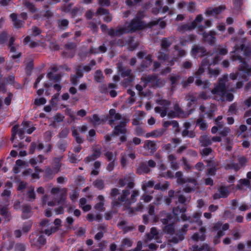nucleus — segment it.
<instances>
[{
    "label": "nucleus",
    "mask_w": 251,
    "mask_h": 251,
    "mask_svg": "<svg viewBox=\"0 0 251 251\" xmlns=\"http://www.w3.org/2000/svg\"><path fill=\"white\" fill-rule=\"evenodd\" d=\"M146 28H147V24L145 21H140L138 17H134L126 27L118 28L117 31L120 34L133 33Z\"/></svg>",
    "instance_id": "obj_1"
},
{
    "label": "nucleus",
    "mask_w": 251,
    "mask_h": 251,
    "mask_svg": "<svg viewBox=\"0 0 251 251\" xmlns=\"http://www.w3.org/2000/svg\"><path fill=\"white\" fill-rule=\"evenodd\" d=\"M228 80L227 75H225L223 77L220 78L218 84L211 91L214 95H218L221 98L223 97L226 92V82Z\"/></svg>",
    "instance_id": "obj_2"
},
{
    "label": "nucleus",
    "mask_w": 251,
    "mask_h": 251,
    "mask_svg": "<svg viewBox=\"0 0 251 251\" xmlns=\"http://www.w3.org/2000/svg\"><path fill=\"white\" fill-rule=\"evenodd\" d=\"M29 238L32 247L40 249L46 244V239L43 235L38 236L36 233H32Z\"/></svg>",
    "instance_id": "obj_3"
},
{
    "label": "nucleus",
    "mask_w": 251,
    "mask_h": 251,
    "mask_svg": "<svg viewBox=\"0 0 251 251\" xmlns=\"http://www.w3.org/2000/svg\"><path fill=\"white\" fill-rule=\"evenodd\" d=\"M141 80L144 82V87H146L149 84H151L153 87L160 86V79L156 75H149L141 78Z\"/></svg>",
    "instance_id": "obj_4"
},
{
    "label": "nucleus",
    "mask_w": 251,
    "mask_h": 251,
    "mask_svg": "<svg viewBox=\"0 0 251 251\" xmlns=\"http://www.w3.org/2000/svg\"><path fill=\"white\" fill-rule=\"evenodd\" d=\"M191 54L194 57H196L198 55H199V56L203 57L206 54V50L204 47L194 45L191 50Z\"/></svg>",
    "instance_id": "obj_5"
},
{
    "label": "nucleus",
    "mask_w": 251,
    "mask_h": 251,
    "mask_svg": "<svg viewBox=\"0 0 251 251\" xmlns=\"http://www.w3.org/2000/svg\"><path fill=\"white\" fill-rule=\"evenodd\" d=\"M216 32L213 30L210 31L208 33L203 32L202 36L204 41L206 42L210 46H214L216 40Z\"/></svg>",
    "instance_id": "obj_6"
},
{
    "label": "nucleus",
    "mask_w": 251,
    "mask_h": 251,
    "mask_svg": "<svg viewBox=\"0 0 251 251\" xmlns=\"http://www.w3.org/2000/svg\"><path fill=\"white\" fill-rule=\"evenodd\" d=\"M238 59L240 60L241 64L239 66V70L244 73L246 74L249 76L251 75V68L249 67V65L246 62L244 58H242L241 56H237Z\"/></svg>",
    "instance_id": "obj_7"
},
{
    "label": "nucleus",
    "mask_w": 251,
    "mask_h": 251,
    "mask_svg": "<svg viewBox=\"0 0 251 251\" xmlns=\"http://www.w3.org/2000/svg\"><path fill=\"white\" fill-rule=\"evenodd\" d=\"M127 222L125 220H122L119 222L117 224V226L122 230L123 233L126 234L129 231H133L135 229L136 227L134 224H132L130 226H126Z\"/></svg>",
    "instance_id": "obj_8"
},
{
    "label": "nucleus",
    "mask_w": 251,
    "mask_h": 251,
    "mask_svg": "<svg viewBox=\"0 0 251 251\" xmlns=\"http://www.w3.org/2000/svg\"><path fill=\"white\" fill-rule=\"evenodd\" d=\"M17 17L18 15L16 13H13L10 15V18L13 22L14 27L16 28H20L23 26L25 22L18 19Z\"/></svg>",
    "instance_id": "obj_9"
},
{
    "label": "nucleus",
    "mask_w": 251,
    "mask_h": 251,
    "mask_svg": "<svg viewBox=\"0 0 251 251\" xmlns=\"http://www.w3.org/2000/svg\"><path fill=\"white\" fill-rule=\"evenodd\" d=\"M32 207L28 204L23 205L22 207V214L21 218L23 220H25L31 217Z\"/></svg>",
    "instance_id": "obj_10"
},
{
    "label": "nucleus",
    "mask_w": 251,
    "mask_h": 251,
    "mask_svg": "<svg viewBox=\"0 0 251 251\" xmlns=\"http://www.w3.org/2000/svg\"><path fill=\"white\" fill-rule=\"evenodd\" d=\"M150 172V169L144 162H141L136 169V173L138 175L148 174Z\"/></svg>",
    "instance_id": "obj_11"
},
{
    "label": "nucleus",
    "mask_w": 251,
    "mask_h": 251,
    "mask_svg": "<svg viewBox=\"0 0 251 251\" xmlns=\"http://www.w3.org/2000/svg\"><path fill=\"white\" fill-rule=\"evenodd\" d=\"M225 9V6L224 5H220L218 7L213 8H209L206 10V14L208 16H211L214 14L218 15Z\"/></svg>",
    "instance_id": "obj_12"
},
{
    "label": "nucleus",
    "mask_w": 251,
    "mask_h": 251,
    "mask_svg": "<svg viewBox=\"0 0 251 251\" xmlns=\"http://www.w3.org/2000/svg\"><path fill=\"white\" fill-rule=\"evenodd\" d=\"M69 21L67 19H59L57 21V26L60 30H65L69 27Z\"/></svg>",
    "instance_id": "obj_13"
},
{
    "label": "nucleus",
    "mask_w": 251,
    "mask_h": 251,
    "mask_svg": "<svg viewBox=\"0 0 251 251\" xmlns=\"http://www.w3.org/2000/svg\"><path fill=\"white\" fill-rule=\"evenodd\" d=\"M0 215L4 218L6 221L8 222L10 221L11 213L6 206L0 208Z\"/></svg>",
    "instance_id": "obj_14"
},
{
    "label": "nucleus",
    "mask_w": 251,
    "mask_h": 251,
    "mask_svg": "<svg viewBox=\"0 0 251 251\" xmlns=\"http://www.w3.org/2000/svg\"><path fill=\"white\" fill-rule=\"evenodd\" d=\"M62 157H54L53 160V169L54 170L55 173H58L60 171L61 167V160Z\"/></svg>",
    "instance_id": "obj_15"
},
{
    "label": "nucleus",
    "mask_w": 251,
    "mask_h": 251,
    "mask_svg": "<svg viewBox=\"0 0 251 251\" xmlns=\"http://www.w3.org/2000/svg\"><path fill=\"white\" fill-rule=\"evenodd\" d=\"M184 238V233H181L178 230L174 236L171 239L170 241L174 244L178 243V242L182 241Z\"/></svg>",
    "instance_id": "obj_16"
},
{
    "label": "nucleus",
    "mask_w": 251,
    "mask_h": 251,
    "mask_svg": "<svg viewBox=\"0 0 251 251\" xmlns=\"http://www.w3.org/2000/svg\"><path fill=\"white\" fill-rule=\"evenodd\" d=\"M201 216V213L196 212L194 213L193 217H191L190 223H196L198 226H200L202 224V222L200 218Z\"/></svg>",
    "instance_id": "obj_17"
},
{
    "label": "nucleus",
    "mask_w": 251,
    "mask_h": 251,
    "mask_svg": "<svg viewBox=\"0 0 251 251\" xmlns=\"http://www.w3.org/2000/svg\"><path fill=\"white\" fill-rule=\"evenodd\" d=\"M127 129L126 128L121 127L119 126H116L112 131L113 135L118 136L120 134H126Z\"/></svg>",
    "instance_id": "obj_18"
},
{
    "label": "nucleus",
    "mask_w": 251,
    "mask_h": 251,
    "mask_svg": "<svg viewBox=\"0 0 251 251\" xmlns=\"http://www.w3.org/2000/svg\"><path fill=\"white\" fill-rule=\"evenodd\" d=\"M170 37H164L161 41V47L164 50H167L172 45V42L169 41Z\"/></svg>",
    "instance_id": "obj_19"
},
{
    "label": "nucleus",
    "mask_w": 251,
    "mask_h": 251,
    "mask_svg": "<svg viewBox=\"0 0 251 251\" xmlns=\"http://www.w3.org/2000/svg\"><path fill=\"white\" fill-rule=\"evenodd\" d=\"M155 207L153 205L150 204L149 206L148 214L152 218V223H155L158 221V217L154 213Z\"/></svg>",
    "instance_id": "obj_20"
},
{
    "label": "nucleus",
    "mask_w": 251,
    "mask_h": 251,
    "mask_svg": "<svg viewBox=\"0 0 251 251\" xmlns=\"http://www.w3.org/2000/svg\"><path fill=\"white\" fill-rule=\"evenodd\" d=\"M165 130L164 129H160V130H154L152 131L151 132L147 133L145 136L146 138H149L150 137H157L161 136L164 133Z\"/></svg>",
    "instance_id": "obj_21"
},
{
    "label": "nucleus",
    "mask_w": 251,
    "mask_h": 251,
    "mask_svg": "<svg viewBox=\"0 0 251 251\" xmlns=\"http://www.w3.org/2000/svg\"><path fill=\"white\" fill-rule=\"evenodd\" d=\"M186 211V207L185 205H178L173 208V213L175 215L178 216L182 213H185Z\"/></svg>",
    "instance_id": "obj_22"
},
{
    "label": "nucleus",
    "mask_w": 251,
    "mask_h": 251,
    "mask_svg": "<svg viewBox=\"0 0 251 251\" xmlns=\"http://www.w3.org/2000/svg\"><path fill=\"white\" fill-rule=\"evenodd\" d=\"M23 4L32 13H35L38 11V9L35 7V5L29 1L25 0L23 1Z\"/></svg>",
    "instance_id": "obj_23"
},
{
    "label": "nucleus",
    "mask_w": 251,
    "mask_h": 251,
    "mask_svg": "<svg viewBox=\"0 0 251 251\" xmlns=\"http://www.w3.org/2000/svg\"><path fill=\"white\" fill-rule=\"evenodd\" d=\"M200 141L201 146L204 147L210 146L212 143V139L206 135L201 136Z\"/></svg>",
    "instance_id": "obj_24"
},
{
    "label": "nucleus",
    "mask_w": 251,
    "mask_h": 251,
    "mask_svg": "<svg viewBox=\"0 0 251 251\" xmlns=\"http://www.w3.org/2000/svg\"><path fill=\"white\" fill-rule=\"evenodd\" d=\"M224 168L226 170H234L235 171L237 172L240 169V167L238 163H235L233 162L227 163L225 165Z\"/></svg>",
    "instance_id": "obj_25"
},
{
    "label": "nucleus",
    "mask_w": 251,
    "mask_h": 251,
    "mask_svg": "<svg viewBox=\"0 0 251 251\" xmlns=\"http://www.w3.org/2000/svg\"><path fill=\"white\" fill-rule=\"evenodd\" d=\"M163 231L169 234L173 235L175 233V226L174 223H171L167 225H166L164 228Z\"/></svg>",
    "instance_id": "obj_26"
},
{
    "label": "nucleus",
    "mask_w": 251,
    "mask_h": 251,
    "mask_svg": "<svg viewBox=\"0 0 251 251\" xmlns=\"http://www.w3.org/2000/svg\"><path fill=\"white\" fill-rule=\"evenodd\" d=\"M72 136L74 137L77 144H80L83 143V138L80 136L79 133L76 129H74L72 130Z\"/></svg>",
    "instance_id": "obj_27"
},
{
    "label": "nucleus",
    "mask_w": 251,
    "mask_h": 251,
    "mask_svg": "<svg viewBox=\"0 0 251 251\" xmlns=\"http://www.w3.org/2000/svg\"><path fill=\"white\" fill-rule=\"evenodd\" d=\"M113 118L114 120L117 121L122 119V115L118 113H116L115 109H110L109 111V118Z\"/></svg>",
    "instance_id": "obj_28"
},
{
    "label": "nucleus",
    "mask_w": 251,
    "mask_h": 251,
    "mask_svg": "<svg viewBox=\"0 0 251 251\" xmlns=\"http://www.w3.org/2000/svg\"><path fill=\"white\" fill-rule=\"evenodd\" d=\"M168 107H161L156 106L154 108V111L156 113H159L162 118L165 117L168 112Z\"/></svg>",
    "instance_id": "obj_29"
},
{
    "label": "nucleus",
    "mask_w": 251,
    "mask_h": 251,
    "mask_svg": "<svg viewBox=\"0 0 251 251\" xmlns=\"http://www.w3.org/2000/svg\"><path fill=\"white\" fill-rule=\"evenodd\" d=\"M128 201L127 197L124 196L123 194L119 197L118 200H115L112 201V205L114 207H119L121 205L122 202Z\"/></svg>",
    "instance_id": "obj_30"
},
{
    "label": "nucleus",
    "mask_w": 251,
    "mask_h": 251,
    "mask_svg": "<svg viewBox=\"0 0 251 251\" xmlns=\"http://www.w3.org/2000/svg\"><path fill=\"white\" fill-rule=\"evenodd\" d=\"M196 124L199 126L200 129L203 131L206 130L208 127L207 124L201 118L197 119Z\"/></svg>",
    "instance_id": "obj_31"
},
{
    "label": "nucleus",
    "mask_w": 251,
    "mask_h": 251,
    "mask_svg": "<svg viewBox=\"0 0 251 251\" xmlns=\"http://www.w3.org/2000/svg\"><path fill=\"white\" fill-rule=\"evenodd\" d=\"M58 148L62 152L66 151L68 146V142L65 140H60L57 144Z\"/></svg>",
    "instance_id": "obj_32"
},
{
    "label": "nucleus",
    "mask_w": 251,
    "mask_h": 251,
    "mask_svg": "<svg viewBox=\"0 0 251 251\" xmlns=\"http://www.w3.org/2000/svg\"><path fill=\"white\" fill-rule=\"evenodd\" d=\"M32 222L31 220H28L24 223L22 227V231L24 233L29 232L32 226Z\"/></svg>",
    "instance_id": "obj_33"
},
{
    "label": "nucleus",
    "mask_w": 251,
    "mask_h": 251,
    "mask_svg": "<svg viewBox=\"0 0 251 251\" xmlns=\"http://www.w3.org/2000/svg\"><path fill=\"white\" fill-rule=\"evenodd\" d=\"M45 177L50 179H52L54 175L57 173H55L53 169H51L50 167L48 166L46 168L45 170Z\"/></svg>",
    "instance_id": "obj_34"
},
{
    "label": "nucleus",
    "mask_w": 251,
    "mask_h": 251,
    "mask_svg": "<svg viewBox=\"0 0 251 251\" xmlns=\"http://www.w3.org/2000/svg\"><path fill=\"white\" fill-rule=\"evenodd\" d=\"M175 176L176 178V182L179 185H182L186 183L185 179L183 177L182 173L180 171L176 172Z\"/></svg>",
    "instance_id": "obj_35"
},
{
    "label": "nucleus",
    "mask_w": 251,
    "mask_h": 251,
    "mask_svg": "<svg viewBox=\"0 0 251 251\" xmlns=\"http://www.w3.org/2000/svg\"><path fill=\"white\" fill-rule=\"evenodd\" d=\"M8 38L9 36L6 31H3L1 32L0 33V44H5L8 41Z\"/></svg>",
    "instance_id": "obj_36"
},
{
    "label": "nucleus",
    "mask_w": 251,
    "mask_h": 251,
    "mask_svg": "<svg viewBox=\"0 0 251 251\" xmlns=\"http://www.w3.org/2000/svg\"><path fill=\"white\" fill-rule=\"evenodd\" d=\"M158 234L157 229L155 227H151L150 232L148 233L147 235V238L148 240H152L155 236Z\"/></svg>",
    "instance_id": "obj_37"
},
{
    "label": "nucleus",
    "mask_w": 251,
    "mask_h": 251,
    "mask_svg": "<svg viewBox=\"0 0 251 251\" xmlns=\"http://www.w3.org/2000/svg\"><path fill=\"white\" fill-rule=\"evenodd\" d=\"M220 194L223 198H226L229 195V192L226 186H222L219 189Z\"/></svg>",
    "instance_id": "obj_38"
},
{
    "label": "nucleus",
    "mask_w": 251,
    "mask_h": 251,
    "mask_svg": "<svg viewBox=\"0 0 251 251\" xmlns=\"http://www.w3.org/2000/svg\"><path fill=\"white\" fill-rule=\"evenodd\" d=\"M27 195L29 201H33L35 200L36 198V194L34 192V187L30 188V189L27 192Z\"/></svg>",
    "instance_id": "obj_39"
},
{
    "label": "nucleus",
    "mask_w": 251,
    "mask_h": 251,
    "mask_svg": "<svg viewBox=\"0 0 251 251\" xmlns=\"http://www.w3.org/2000/svg\"><path fill=\"white\" fill-rule=\"evenodd\" d=\"M93 184L99 190H102L104 187V182L102 179H96L93 182Z\"/></svg>",
    "instance_id": "obj_40"
},
{
    "label": "nucleus",
    "mask_w": 251,
    "mask_h": 251,
    "mask_svg": "<svg viewBox=\"0 0 251 251\" xmlns=\"http://www.w3.org/2000/svg\"><path fill=\"white\" fill-rule=\"evenodd\" d=\"M174 49L175 50L177 51V56L178 57H182L186 55V51L179 47L177 45L174 46Z\"/></svg>",
    "instance_id": "obj_41"
},
{
    "label": "nucleus",
    "mask_w": 251,
    "mask_h": 251,
    "mask_svg": "<svg viewBox=\"0 0 251 251\" xmlns=\"http://www.w3.org/2000/svg\"><path fill=\"white\" fill-rule=\"evenodd\" d=\"M154 181L153 180H151L147 182L145 184H143L142 186V190L145 192V193H148V191L147 190V188H152L154 187Z\"/></svg>",
    "instance_id": "obj_42"
},
{
    "label": "nucleus",
    "mask_w": 251,
    "mask_h": 251,
    "mask_svg": "<svg viewBox=\"0 0 251 251\" xmlns=\"http://www.w3.org/2000/svg\"><path fill=\"white\" fill-rule=\"evenodd\" d=\"M58 230V227L57 226H51L50 228L46 229L45 230H42L41 233H45L48 236L50 235L52 233L55 232Z\"/></svg>",
    "instance_id": "obj_43"
},
{
    "label": "nucleus",
    "mask_w": 251,
    "mask_h": 251,
    "mask_svg": "<svg viewBox=\"0 0 251 251\" xmlns=\"http://www.w3.org/2000/svg\"><path fill=\"white\" fill-rule=\"evenodd\" d=\"M95 80L98 82H101L103 79V75L100 70H97L94 76Z\"/></svg>",
    "instance_id": "obj_44"
},
{
    "label": "nucleus",
    "mask_w": 251,
    "mask_h": 251,
    "mask_svg": "<svg viewBox=\"0 0 251 251\" xmlns=\"http://www.w3.org/2000/svg\"><path fill=\"white\" fill-rule=\"evenodd\" d=\"M178 31L179 32H184L185 31L192 30L190 24H183L178 27Z\"/></svg>",
    "instance_id": "obj_45"
},
{
    "label": "nucleus",
    "mask_w": 251,
    "mask_h": 251,
    "mask_svg": "<svg viewBox=\"0 0 251 251\" xmlns=\"http://www.w3.org/2000/svg\"><path fill=\"white\" fill-rule=\"evenodd\" d=\"M159 175L161 177H164L166 179L173 178L174 177L173 173L170 170H168L167 172H162Z\"/></svg>",
    "instance_id": "obj_46"
},
{
    "label": "nucleus",
    "mask_w": 251,
    "mask_h": 251,
    "mask_svg": "<svg viewBox=\"0 0 251 251\" xmlns=\"http://www.w3.org/2000/svg\"><path fill=\"white\" fill-rule=\"evenodd\" d=\"M237 104L236 102H234L232 103L228 109V112L230 113L231 114H235L236 115L238 112Z\"/></svg>",
    "instance_id": "obj_47"
},
{
    "label": "nucleus",
    "mask_w": 251,
    "mask_h": 251,
    "mask_svg": "<svg viewBox=\"0 0 251 251\" xmlns=\"http://www.w3.org/2000/svg\"><path fill=\"white\" fill-rule=\"evenodd\" d=\"M69 133V129L67 127L63 128L58 134V137L60 138H65Z\"/></svg>",
    "instance_id": "obj_48"
},
{
    "label": "nucleus",
    "mask_w": 251,
    "mask_h": 251,
    "mask_svg": "<svg viewBox=\"0 0 251 251\" xmlns=\"http://www.w3.org/2000/svg\"><path fill=\"white\" fill-rule=\"evenodd\" d=\"M147 147L149 150L151 151L154 152L157 150L156 147V144L154 141L148 140L147 144Z\"/></svg>",
    "instance_id": "obj_49"
},
{
    "label": "nucleus",
    "mask_w": 251,
    "mask_h": 251,
    "mask_svg": "<svg viewBox=\"0 0 251 251\" xmlns=\"http://www.w3.org/2000/svg\"><path fill=\"white\" fill-rule=\"evenodd\" d=\"M238 165H239V166L240 167V169L242 167H244L246 165V163L248 161L247 158L244 156H242L238 157Z\"/></svg>",
    "instance_id": "obj_50"
},
{
    "label": "nucleus",
    "mask_w": 251,
    "mask_h": 251,
    "mask_svg": "<svg viewBox=\"0 0 251 251\" xmlns=\"http://www.w3.org/2000/svg\"><path fill=\"white\" fill-rule=\"evenodd\" d=\"M96 134V131L94 129H91L88 132L87 140L90 142H93L94 140V137Z\"/></svg>",
    "instance_id": "obj_51"
},
{
    "label": "nucleus",
    "mask_w": 251,
    "mask_h": 251,
    "mask_svg": "<svg viewBox=\"0 0 251 251\" xmlns=\"http://www.w3.org/2000/svg\"><path fill=\"white\" fill-rule=\"evenodd\" d=\"M121 72V75L122 77H126L128 75H130V74H131V70L130 69H125L123 68H121L119 70Z\"/></svg>",
    "instance_id": "obj_52"
},
{
    "label": "nucleus",
    "mask_w": 251,
    "mask_h": 251,
    "mask_svg": "<svg viewBox=\"0 0 251 251\" xmlns=\"http://www.w3.org/2000/svg\"><path fill=\"white\" fill-rule=\"evenodd\" d=\"M173 219V215L170 213L167 214L166 217L164 218L161 219V221L163 225H167L169 222H170Z\"/></svg>",
    "instance_id": "obj_53"
},
{
    "label": "nucleus",
    "mask_w": 251,
    "mask_h": 251,
    "mask_svg": "<svg viewBox=\"0 0 251 251\" xmlns=\"http://www.w3.org/2000/svg\"><path fill=\"white\" fill-rule=\"evenodd\" d=\"M47 102V100L45 98H36L35 99L34 104L36 106L45 104Z\"/></svg>",
    "instance_id": "obj_54"
},
{
    "label": "nucleus",
    "mask_w": 251,
    "mask_h": 251,
    "mask_svg": "<svg viewBox=\"0 0 251 251\" xmlns=\"http://www.w3.org/2000/svg\"><path fill=\"white\" fill-rule=\"evenodd\" d=\"M192 239L194 241H203L205 239V235H201L200 233L196 232L192 236Z\"/></svg>",
    "instance_id": "obj_55"
},
{
    "label": "nucleus",
    "mask_w": 251,
    "mask_h": 251,
    "mask_svg": "<svg viewBox=\"0 0 251 251\" xmlns=\"http://www.w3.org/2000/svg\"><path fill=\"white\" fill-rule=\"evenodd\" d=\"M157 103L159 105L163 106L162 107H168L171 104V102L169 100L163 99L157 100Z\"/></svg>",
    "instance_id": "obj_56"
},
{
    "label": "nucleus",
    "mask_w": 251,
    "mask_h": 251,
    "mask_svg": "<svg viewBox=\"0 0 251 251\" xmlns=\"http://www.w3.org/2000/svg\"><path fill=\"white\" fill-rule=\"evenodd\" d=\"M81 11L80 7H75L71 11V15L72 17L74 18L78 15H80Z\"/></svg>",
    "instance_id": "obj_57"
},
{
    "label": "nucleus",
    "mask_w": 251,
    "mask_h": 251,
    "mask_svg": "<svg viewBox=\"0 0 251 251\" xmlns=\"http://www.w3.org/2000/svg\"><path fill=\"white\" fill-rule=\"evenodd\" d=\"M6 85L7 83L3 78L0 79V92L2 93H5L6 92Z\"/></svg>",
    "instance_id": "obj_58"
},
{
    "label": "nucleus",
    "mask_w": 251,
    "mask_h": 251,
    "mask_svg": "<svg viewBox=\"0 0 251 251\" xmlns=\"http://www.w3.org/2000/svg\"><path fill=\"white\" fill-rule=\"evenodd\" d=\"M73 5V3H70L68 4H65L62 7V10L65 13H70L72 11V8Z\"/></svg>",
    "instance_id": "obj_59"
},
{
    "label": "nucleus",
    "mask_w": 251,
    "mask_h": 251,
    "mask_svg": "<svg viewBox=\"0 0 251 251\" xmlns=\"http://www.w3.org/2000/svg\"><path fill=\"white\" fill-rule=\"evenodd\" d=\"M139 195V192L137 190H133L131 197L130 199L129 200V203H134L136 201V197Z\"/></svg>",
    "instance_id": "obj_60"
},
{
    "label": "nucleus",
    "mask_w": 251,
    "mask_h": 251,
    "mask_svg": "<svg viewBox=\"0 0 251 251\" xmlns=\"http://www.w3.org/2000/svg\"><path fill=\"white\" fill-rule=\"evenodd\" d=\"M96 14L97 15H106L109 14V11L108 9L100 7L97 9Z\"/></svg>",
    "instance_id": "obj_61"
},
{
    "label": "nucleus",
    "mask_w": 251,
    "mask_h": 251,
    "mask_svg": "<svg viewBox=\"0 0 251 251\" xmlns=\"http://www.w3.org/2000/svg\"><path fill=\"white\" fill-rule=\"evenodd\" d=\"M119 194V190L117 188H113L111 189L110 196L111 199L114 201L116 200L117 196Z\"/></svg>",
    "instance_id": "obj_62"
},
{
    "label": "nucleus",
    "mask_w": 251,
    "mask_h": 251,
    "mask_svg": "<svg viewBox=\"0 0 251 251\" xmlns=\"http://www.w3.org/2000/svg\"><path fill=\"white\" fill-rule=\"evenodd\" d=\"M208 72L211 76L213 75L214 77H217L220 73V69L219 68L215 69L209 68Z\"/></svg>",
    "instance_id": "obj_63"
},
{
    "label": "nucleus",
    "mask_w": 251,
    "mask_h": 251,
    "mask_svg": "<svg viewBox=\"0 0 251 251\" xmlns=\"http://www.w3.org/2000/svg\"><path fill=\"white\" fill-rule=\"evenodd\" d=\"M15 249L16 251H25V246L23 243H17L16 244Z\"/></svg>",
    "instance_id": "obj_64"
}]
</instances>
